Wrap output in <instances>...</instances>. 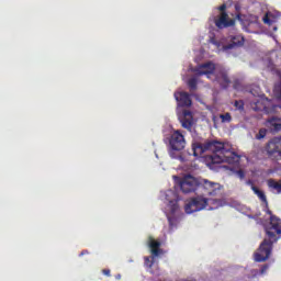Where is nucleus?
Returning <instances> with one entry per match:
<instances>
[{
    "instance_id": "4be33fe9",
    "label": "nucleus",
    "mask_w": 281,
    "mask_h": 281,
    "mask_svg": "<svg viewBox=\"0 0 281 281\" xmlns=\"http://www.w3.org/2000/svg\"><path fill=\"white\" fill-rule=\"evenodd\" d=\"M267 128H260L258 134L256 135V139H265L267 137Z\"/></svg>"
},
{
    "instance_id": "c85d7f7f",
    "label": "nucleus",
    "mask_w": 281,
    "mask_h": 281,
    "mask_svg": "<svg viewBox=\"0 0 281 281\" xmlns=\"http://www.w3.org/2000/svg\"><path fill=\"white\" fill-rule=\"evenodd\" d=\"M102 273H103V276H106L108 278H111V270L110 269H103Z\"/></svg>"
},
{
    "instance_id": "ddd939ff",
    "label": "nucleus",
    "mask_w": 281,
    "mask_h": 281,
    "mask_svg": "<svg viewBox=\"0 0 281 281\" xmlns=\"http://www.w3.org/2000/svg\"><path fill=\"white\" fill-rule=\"evenodd\" d=\"M175 98L178 102V106H192V99L188 92H175Z\"/></svg>"
},
{
    "instance_id": "7c9ffc66",
    "label": "nucleus",
    "mask_w": 281,
    "mask_h": 281,
    "mask_svg": "<svg viewBox=\"0 0 281 281\" xmlns=\"http://www.w3.org/2000/svg\"><path fill=\"white\" fill-rule=\"evenodd\" d=\"M87 254H89V250H82V251L80 252V256H85V255H87Z\"/></svg>"
},
{
    "instance_id": "dca6fc26",
    "label": "nucleus",
    "mask_w": 281,
    "mask_h": 281,
    "mask_svg": "<svg viewBox=\"0 0 281 281\" xmlns=\"http://www.w3.org/2000/svg\"><path fill=\"white\" fill-rule=\"evenodd\" d=\"M148 243H149V247H150L153 256H159V254H161V249H160L161 241H157V240H155V238L149 237Z\"/></svg>"
},
{
    "instance_id": "6e6552de",
    "label": "nucleus",
    "mask_w": 281,
    "mask_h": 281,
    "mask_svg": "<svg viewBox=\"0 0 281 281\" xmlns=\"http://www.w3.org/2000/svg\"><path fill=\"white\" fill-rule=\"evenodd\" d=\"M227 41L229 43L223 46L224 52L236 49V47L238 49L245 45V36L240 33H237L236 35H229Z\"/></svg>"
},
{
    "instance_id": "f704fd0d",
    "label": "nucleus",
    "mask_w": 281,
    "mask_h": 281,
    "mask_svg": "<svg viewBox=\"0 0 281 281\" xmlns=\"http://www.w3.org/2000/svg\"><path fill=\"white\" fill-rule=\"evenodd\" d=\"M116 278H117V280H120V278H121L120 274Z\"/></svg>"
},
{
    "instance_id": "c9c22d12",
    "label": "nucleus",
    "mask_w": 281,
    "mask_h": 281,
    "mask_svg": "<svg viewBox=\"0 0 281 281\" xmlns=\"http://www.w3.org/2000/svg\"><path fill=\"white\" fill-rule=\"evenodd\" d=\"M234 89H236V86H234Z\"/></svg>"
},
{
    "instance_id": "7ed1b4c3",
    "label": "nucleus",
    "mask_w": 281,
    "mask_h": 281,
    "mask_svg": "<svg viewBox=\"0 0 281 281\" xmlns=\"http://www.w3.org/2000/svg\"><path fill=\"white\" fill-rule=\"evenodd\" d=\"M221 200L218 199H206L202 195H198L191 199L184 205V212L187 214H194V212H201V210H205L209 205V210H218L221 207Z\"/></svg>"
},
{
    "instance_id": "4468645a",
    "label": "nucleus",
    "mask_w": 281,
    "mask_h": 281,
    "mask_svg": "<svg viewBox=\"0 0 281 281\" xmlns=\"http://www.w3.org/2000/svg\"><path fill=\"white\" fill-rule=\"evenodd\" d=\"M267 126L270 131V133H280L281 131V119L278 116H272L267 120Z\"/></svg>"
},
{
    "instance_id": "a878e982",
    "label": "nucleus",
    "mask_w": 281,
    "mask_h": 281,
    "mask_svg": "<svg viewBox=\"0 0 281 281\" xmlns=\"http://www.w3.org/2000/svg\"><path fill=\"white\" fill-rule=\"evenodd\" d=\"M217 10H220V12H221V14H223V12H227L226 10H227V4H222V5H220L218 8H217Z\"/></svg>"
},
{
    "instance_id": "39448f33",
    "label": "nucleus",
    "mask_w": 281,
    "mask_h": 281,
    "mask_svg": "<svg viewBox=\"0 0 281 281\" xmlns=\"http://www.w3.org/2000/svg\"><path fill=\"white\" fill-rule=\"evenodd\" d=\"M198 194L217 196V194H221V184L206 179L200 180Z\"/></svg>"
},
{
    "instance_id": "412c9836",
    "label": "nucleus",
    "mask_w": 281,
    "mask_h": 281,
    "mask_svg": "<svg viewBox=\"0 0 281 281\" xmlns=\"http://www.w3.org/2000/svg\"><path fill=\"white\" fill-rule=\"evenodd\" d=\"M274 95L278 100H281V75L280 82L274 86Z\"/></svg>"
},
{
    "instance_id": "423d86ee",
    "label": "nucleus",
    "mask_w": 281,
    "mask_h": 281,
    "mask_svg": "<svg viewBox=\"0 0 281 281\" xmlns=\"http://www.w3.org/2000/svg\"><path fill=\"white\" fill-rule=\"evenodd\" d=\"M280 146H281L280 137H273L266 144L265 150L268 156V159H271L272 161H281Z\"/></svg>"
},
{
    "instance_id": "72a5a7b5",
    "label": "nucleus",
    "mask_w": 281,
    "mask_h": 281,
    "mask_svg": "<svg viewBox=\"0 0 281 281\" xmlns=\"http://www.w3.org/2000/svg\"><path fill=\"white\" fill-rule=\"evenodd\" d=\"M235 10H238V4L237 3L235 4Z\"/></svg>"
},
{
    "instance_id": "a211bd4d",
    "label": "nucleus",
    "mask_w": 281,
    "mask_h": 281,
    "mask_svg": "<svg viewBox=\"0 0 281 281\" xmlns=\"http://www.w3.org/2000/svg\"><path fill=\"white\" fill-rule=\"evenodd\" d=\"M196 85H199V81L196 80L195 77L190 78L188 80V87H189L190 91H196Z\"/></svg>"
},
{
    "instance_id": "b1692460",
    "label": "nucleus",
    "mask_w": 281,
    "mask_h": 281,
    "mask_svg": "<svg viewBox=\"0 0 281 281\" xmlns=\"http://www.w3.org/2000/svg\"><path fill=\"white\" fill-rule=\"evenodd\" d=\"M263 23H266V25H273V21L269 18V13L263 16Z\"/></svg>"
},
{
    "instance_id": "20e7f679",
    "label": "nucleus",
    "mask_w": 281,
    "mask_h": 281,
    "mask_svg": "<svg viewBox=\"0 0 281 281\" xmlns=\"http://www.w3.org/2000/svg\"><path fill=\"white\" fill-rule=\"evenodd\" d=\"M186 135L180 130H175L169 136V155L172 159H177L176 153H181L186 148Z\"/></svg>"
},
{
    "instance_id": "473e14b6",
    "label": "nucleus",
    "mask_w": 281,
    "mask_h": 281,
    "mask_svg": "<svg viewBox=\"0 0 281 281\" xmlns=\"http://www.w3.org/2000/svg\"><path fill=\"white\" fill-rule=\"evenodd\" d=\"M178 159H180V161H183V157L179 156Z\"/></svg>"
},
{
    "instance_id": "393cba45",
    "label": "nucleus",
    "mask_w": 281,
    "mask_h": 281,
    "mask_svg": "<svg viewBox=\"0 0 281 281\" xmlns=\"http://www.w3.org/2000/svg\"><path fill=\"white\" fill-rule=\"evenodd\" d=\"M145 265L146 267L153 268V261H150V257H145Z\"/></svg>"
},
{
    "instance_id": "6ab92c4d",
    "label": "nucleus",
    "mask_w": 281,
    "mask_h": 281,
    "mask_svg": "<svg viewBox=\"0 0 281 281\" xmlns=\"http://www.w3.org/2000/svg\"><path fill=\"white\" fill-rule=\"evenodd\" d=\"M220 120H222V124H229L232 122V114L229 112L220 114Z\"/></svg>"
},
{
    "instance_id": "9b49d317",
    "label": "nucleus",
    "mask_w": 281,
    "mask_h": 281,
    "mask_svg": "<svg viewBox=\"0 0 281 281\" xmlns=\"http://www.w3.org/2000/svg\"><path fill=\"white\" fill-rule=\"evenodd\" d=\"M214 71H216V66L212 61L202 64L195 69L198 76H206V78L214 76Z\"/></svg>"
},
{
    "instance_id": "1a4fd4ad",
    "label": "nucleus",
    "mask_w": 281,
    "mask_h": 281,
    "mask_svg": "<svg viewBox=\"0 0 281 281\" xmlns=\"http://www.w3.org/2000/svg\"><path fill=\"white\" fill-rule=\"evenodd\" d=\"M214 23L218 30H225L226 27H234L236 20L229 19V14L223 12L215 18Z\"/></svg>"
},
{
    "instance_id": "f257e3e1",
    "label": "nucleus",
    "mask_w": 281,
    "mask_h": 281,
    "mask_svg": "<svg viewBox=\"0 0 281 281\" xmlns=\"http://www.w3.org/2000/svg\"><path fill=\"white\" fill-rule=\"evenodd\" d=\"M192 150L194 157H201V155H203V153H207V150L213 153L210 157L211 164L213 165L240 162V156L236 154V151H233L232 147L216 139H207L204 143L194 140L192 143Z\"/></svg>"
},
{
    "instance_id": "f8f14e48",
    "label": "nucleus",
    "mask_w": 281,
    "mask_h": 281,
    "mask_svg": "<svg viewBox=\"0 0 281 281\" xmlns=\"http://www.w3.org/2000/svg\"><path fill=\"white\" fill-rule=\"evenodd\" d=\"M215 80L218 82L222 89H228L232 85V79H229V75H227V71L220 70L215 75Z\"/></svg>"
},
{
    "instance_id": "f3484780",
    "label": "nucleus",
    "mask_w": 281,
    "mask_h": 281,
    "mask_svg": "<svg viewBox=\"0 0 281 281\" xmlns=\"http://www.w3.org/2000/svg\"><path fill=\"white\" fill-rule=\"evenodd\" d=\"M268 188L276 190L278 194H281V180L276 181L274 179H269Z\"/></svg>"
},
{
    "instance_id": "f03ea898",
    "label": "nucleus",
    "mask_w": 281,
    "mask_h": 281,
    "mask_svg": "<svg viewBox=\"0 0 281 281\" xmlns=\"http://www.w3.org/2000/svg\"><path fill=\"white\" fill-rule=\"evenodd\" d=\"M266 214L270 216L269 223L263 226L266 238L260 244L258 250L255 252L256 262H266L273 251V244L281 239V220L276 216L269 206L266 207Z\"/></svg>"
},
{
    "instance_id": "5701e85b",
    "label": "nucleus",
    "mask_w": 281,
    "mask_h": 281,
    "mask_svg": "<svg viewBox=\"0 0 281 281\" xmlns=\"http://www.w3.org/2000/svg\"><path fill=\"white\" fill-rule=\"evenodd\" d=\"M234 106L238 109V111H243L245 109V103L243 101H235Z\"/></svg>"
},
{
    "instance_id": "cd10ccee",
    "label": "nucleus",
    "mask_w": 281,
    "mask_h": 281,
    "mask_svg": "<svg viewBox=\"0 0 281 281\" xmlns=\"http://www.w3.org/2000/svg\"><path fill=\"white\" fill-rule=\"evenodd\" d=\"M268 269H269V265H263V266L261 267V269H260L261 276L265 274V273H267V270H268Z\"/></svg>"
},
{
    "instance_id": "aec40b11",
    "label": "nucleus",
    "mask_w": 281,
    "mask_h": 281,
    "mask_svg": "<svg viewBox=\"0 0 281 281\" xmlns=\"http://www.w3.org/2000/svg\"><path fill=\"white\" fill-rule=\"evenodd\" d=\"M168 207L169 212H171V214H175L179 210V203L177 201H170Z\"/></svg>"
},
{
    "instance_id": "2f4dec72",
    "label": "nucleus",
    "mask_w": 281,
    "mask_h": 281,
    "mask_svg": "<svg viewBox=\"0 0 281 281\" xmlns=\"http://www.w3.org/2000/svg\"><path fill=\"white\" fill-rule=\"evenodd\" d=\"M168 221H169V225H172V217L171 216H167Z\"/></svg>"
},
{
    "instance_id": "c756f323",
    "label": "nucleus",
    "mask_w": 281,
    "mask_h": 281,
    "mask_svg": "<svg viewBox=\"0 0 281 281\" xmlns=\"http://www.w3.org/2000/svg\"><path fill=\"white\" fill-rule=\"evenodd\" d=\"M239 281H251V276L245 274Z\"/></svg>"
},
{
    "instance_id": "2eb2a0df",
    "label": "nucleus",
    "mask_w": 281,
    "mask_h": 281,
    "mask_svg": "<svg viewBox=\"0 0 281 281\" xmlns=\"http://www.w3.org/2000/svg\"><path fill=\"white\" fill-rule=\"evenodd\" d=\"M247 186H250L252 192H255V194L258 196V199H260V201L262 203H265L266 207H269V202L267 201V195L265 194V192L262 190L258 189V187H255L254 181H251V180L247 181Z\"/></svg>"
},
{
    "instance_id": "0eeeda50",
    "label": "nucleus",
    "mask_w": 281,
    "mask_h": 281,
    "mask_svg": "<svg viewBox=\"0 0 281 281\" xmlns=\"http://www.w3.org/2000/svg\"><path fill=\"white\" fill-rule=\"evenodd\" d=\"M201 181H198L196 178L192 176H186L181 181H180V190L184 194H190V192H196L199 194V186Z\"/></svg>"
},
{
    "instance_id": "9d476101",
    "label": "nucleus",
    "mask_w": 281,
    "mask_h": 281,
    "mask_svg": "<svg viewBox=\"0 0 281 281\" xmlns=\"http://www.w3.org/2000/svg\"><path fill=\"white\" fill-rule=\"evenodd\" d=\"M179 122L182 128H186L187 131H192V126H194V116L192 115V111H182V114L179 115Z\"/></svg>"
},
{
    "instance_id": "bb28decb",
    "label": "nucleus",
    "mask_w": 281,
    "mask_h": 281,
    "mask_svg": "<svg viewBox=\"0 0 281 281\" xmlns=\"http://www.w3.org/2000/svg\"><path fill=\"white\" fill-rule=\"evenodd\" d=\"M237 177H239L240 179H245V171L243 169H239L236 171Z\"/></svg>"
}]
</instances>
